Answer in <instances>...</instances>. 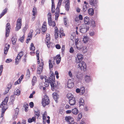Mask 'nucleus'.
I'll return each instance as SVG.
<instances>
[{"label":"nucleus","mask_w":124,"mask_h":124,"mask_svg":"<svg viewBox=\"0 0 124 124\" xmlns=\"http://www.w3.org/2000/svg\"><path fill=\"white\" fill-rule=\"evenodd\" d=\"M8 99L9 97H6L3 102L1 103L0 105V107L2 108V111L1 115V117H2L3 116L4 112L7 109V103L8 102Z\"/></svg>","instance_id":"obj_1"},{"label":"nucleus","mask_w":124,"mask_h":124,"mask_svg":"<svg viewBox=\"0 0 124 124\" xmlns=\"http://www.w3.org/2000/svg\"><path fill=\"white\" fill-rule=\"evenodd\" d=\"M50 77L49 78V82L51 87L53 91L55 86V76L53 72L50 71Z\"/></svg>","instance_id":"obj_2"},{"label":"nucleus","mask_w":124,"mask_h":124,"mask_svg":"<svg viewBox=\"0 0 124 124\" xmlns=\"http://www.w3.org/2000/svg\"><path fill=\"white\" fill-rule=\"evenodd\" d=\"M50 103V101L48 97L46 95H44L42 100L41 103L43 106L44 107L48 105Z\"/></svg>","instance_id":"obj_3"},{"label":"nucleus","mask_w":124,"mask_h":124,"mask_svg":"<svg viewBox=\"0 0 124 124\" xmlns=\"http://www.w3.org/2000/svg\"><path fill=\"white\" fill-rule=\"evenodd\" d=\"M86 65L85 62L83 61L80 62L78 65V67L81 70L85 71L86 70Z\"/></svg>","instance_id":"obj_4"},{"label":"nucleus","mask_w":124,"mask_h":124,"mask_svg":"<svg viewBox=\"0 0 124 124\" xmlns=\"http://www.w3.org/2000/svg\"><path fill=\"white\" fill-rule=\"evenodd\" d=\"M22 25V20L21 19L19 18L17 20L16 27L15 28V30L17 31L21 28Z\"/></svg>","instance_id":"obj_5"},{"label":"nucleus","mask_w":124,"mask_h":124,"mask_svg":"<svg viewBox=\"0 0 124 124\" xmlns=\"http://www.w3.org/2000/svg\"><path fill=\"white\" fill-rule=\"evenodd\" d=\"M75 44L76 45V48L78 50H80L81 49V48L83 45L79 40L77 39L75 40Z\"/></svg>","instance_id":"obj_6"},{"label":"nucleus","mask_w":124,"mask_h":124,"mask_svg":"<svg viewBox=\"0 0 124 124\" xmlns=\"http://www.w3.org/2000/svg\"><path fill=\"white\" fill-rule=\"evenodd\" d=\"M23 52L21 51L18 54L16 58V59L15 64L17 65L19 63V62L20 61L22 57L23 56Z\"/></svg>","instance_id":"obj_7"},{"label":"nucleus","mask_w":124,"mask_h":124,"mask_svg":"<svg viewBox=\"0 0 124 124\" xmlns=\"http://www.w3.org/2000/svg\"><path fill=\"white\" fill-rule=\"evenodd\" d=\"M65 119L66 121L69 123V124H73L74 123L73 119L70 116H66Z\"/></svg>","instance_id":"obj_8"},{"label":"nucleus","mask_w":124,"mask_h":124,"mask_svg":"<svg viewBox=\"0 0 124 124\" xmlns=\"http://www.w3.org/2000/svg\"><path fill=\"white\" fill-rule=\"evenodd\" d=\"M83 58V56L80 53H78L77 55V58L76 59V62L79 63L82 60Z\"/></svg>","instance_id":"obj_9"},{"label":"nucleus","mask_w":124,"mask_h":124,"mask_svg":"<svg viewBox=\"0 0 124 124\" xmlns=\"http://www.w3.org/2000/svg\"><path fill=\"white\" fill-rule=\"evenodd\" d=\"M10 29V26L9 23H7L6 25L5 36L6 37H8L9 35V33Z\"/></svg>","instance_id":"obj_10"},{"label":"nucleus","mask_w":124,"mask_h":124,"mask_svg":"<svg viewBox=\"0 0 124 124\" xmlns=\"http://www.w3.org/2000/svg\"><path fill=\"white\" fill-rule=\"evenodd\" d=\"M74 86V83L71 82V80H70L68 81L67 85L65 86V87L71 88L73 87Z\"/></svg>","instance_id":"obj_11"},{"label":"nucleus","mask_w":124,"mask_h":124,"mask_svg":"<svg viewBox=\"0 0 124 124\" xmlns=\"http://www.w3.org/2000/svg\"><path fill=\"white\" fill-rule=\"evenodd\" d=\"M19 109L18 108H16L15 110V113L13 116V120H15L18 115Z\"/></svg>","instance_id":"obj_12"},{"label":"nucleus","mask_w":124,"mask_h":124,"mask_svg":"<svg viewBox=\"0 0 124 124\" xmlns=\"http://www.w3.org/2000/svg\"><path fill=\"white\" fill-rule=\"evenodd\" d=\"M54 60L56 61L57 64H59L60 63L61 60L60 55H57L54 57Z\"/></svg>","instance_id":"obj_13"},{"label":"nucleus","mask_w":124,"mask_h":124,"mask_svg":"<svg viewBox=\"0 0 124 124\" xmlns=\"http://www.w3.org/2000/svg\"><path fill=\"white\" fill-rule=\"evenodd\" d=\"M46 22H44L41 28L42 32L44 33L46 31Z\"/></svg>","instance_id":"obj_14"},{"label":"nucleus","mask_w":124,"mask_h":124,"mask_svg":"<svg viewBox=\"0 0 124 124\" xmlns=\"http://www.w3.org/2000/svg\"><path fill=\"white\" fill-rule=\"evenodd\" d=\"M54 36L55 39H57L59 37L58 30L57 27L54 28Z\"/></svg>","instance_id":"obj_15"},{"label":"nucleus","mask_w":124,"mask_h":124,"mask_svg":"<svg viewBox=\"0 0 124 124\" xmlns=\"http://www.w3.org/2000/svg\"><path fill=\"white\" fill-rule=\"evenodd\" d=\"M53 97L56 103L58 102L57 100L59 98V96L56 93H54L53 94Z\"/></svg>","instance_id":"obj_16"},{"label":"nucleus","mask_w":124,"mask_h":124,"mask_svg":"<svg viewBox=\"0 0 124 124\" xmlns=\"http://www.w3.org/2000/svg\"><path fill=\"white\" fill-rule=\"evenodd\" d=\"M9 46L10 45L9 44H6L5 45L4 48V53L5 54H7V52L9 48Z\"/></svg>","instance_id":"obj_17"},{"label":"nucleus","mask_w":124,"mask_h":124,"mask_svg":"<svg viewBox=\"0 0 124 124\" xmlns=\"http://www.w3.org/2000/svg\"><path fill=\"white\" fill-rule=\"evenodd\" d=\"M76 77L79 80H81L82 78L83 75L80 73L79 72H77L76 73Z\"/></svg>","instance_id":"obj_18"},{"label":"nucleus","mask_w":124,"mask_h":124,"mask_svg":"<svg viewBox=\"0 0 124 124\" xmlns=\"http://www.w3.org/2000/svg\"><path fill=\"white\" fill-rule=\"evenodd\" d=\"M69 103L71 106H72L75 104L76 101L74 98L69 100Z\"/></svg>","instance_id":"obj_19"},{"label":"nucleus","mask_w":124,"mask_h":124,"mask_svg":"<svg viewBox=\"0 0 124 124\" xmlns=\"http://www.w3.org/2000/svg\"><path fill=\"white\" fill-rule=\"evenodd\" d=\"M21 93V92L19 89L16 88L14 90V94L15 95L19 96Z\"/></svg>","instance_id":"obj_20"},{"label":"nucleus","mask_w":124,"mask_h":124,"mask_svg":"<svg viewBox=\"0 0 124 124\" xmlns=\"http://www.w3.org/2000/svg\"><path fill=\"white\" fill-rule=\"evenodd\" d=\"M84 22L86 24H89L90 23V20L89 18L87 16H86L84 18Z\"/></svg>","instance_id":"obj_21"},{"label":"nucleus","mask_w":124,"mask_h":124,"mask_svg":"<svg viewBox=\"0 0 124 124\" xmlns=\"http://www.w3.org/2000/svg\"><path fill=\"white\" fill-rule=\"evenodd\" d=\"M81 50L83 53H86L87 51V47L85 46H83Z\"/></svg>","instance_id":"obj_22"},{"label":"nucleus","mask_w":124,"mask_h":124,"mask_svg":"<svg viewBox=\"0 0 124 124\" xmlns=\"http://www.w3.org/2000/svg\"><path fill=\"white\" fill-rule=\"evenodd\" d=\"M60 37L61 38H62L63 36H65V34L63 33V29L60 28Z\"/></svg>","instance_id":"obj_23"},{"label":"nucleus","mask_w":124,"mask_h":124,"mask_svg":"<svg viewBox=\"0 0 124 124\" xmlns=\"http://www.w3.org/2000/svg\"><path fill=\"white\" fill-rule=\"evenodd\" d=\"M43 60H41L40 64L39 65L38 68V69H40V70H42L43 68Z\"/></svg>","instance_id":"obj_24"},{"label":"nucleus","mask_w":124,"mask_h":124,"mask_svg":"<svg viewBox=\"0 0 124 124\" xmlns=\"http://www.w3.org/2000/svg\"><path fill=\"white\" fill-rule=\"evenodd\" d=\"M59 10H57L56 9V11L55 14V20H58V19L59 16Z\"/></svg>","instance_id":"obj_25"},{"label":"nucleus","mask_w":124,"mask_h":124,"mask_svg":"<svg viewBox=\"0 0 124 124\" xmlns=\"http://www.w3.org/2000/svg\"><path fill=\"white\" fill-rule=\"evenodd\" d=\"M84 100L82 98H80L79 100L80 106H83L84 104Z\"/></svg>","instance_id":"obj_26"},{"label":"nucleus","mask_w":124,"mask_h":124,"mask_svg":"<svg viewBox=\"0 0 124 124\" xmlns=\"http://www.w3.org/2000/svg\"><path fill=\"white\" fill-rule=\"evenodd\" d=\"M8 9L6 8L3 10L2 13L0 15V18L3 16L7 12Z\"/></svg>","instance_id":"obj_27"},{"label":"nucleus","mask_w":124,"mask_h":124,"mask_svg":"<svg viewBox=\"0 0 124 124\" xmlns=\"http://www.w3.org/2000/svg\"><path fill=\"white\" fill-rule=\"evenodd\" d=\"M39 51L38 50H37L36 51V56H37V63L38 64H39L40 63V61L39 59Z\"/></svg>","instance_id":"obj_28"},{"label":"nucleus","mask_w":124,"mask_h":124,"mask_svg":"<svg viewBox=\"0 0 124 124\" xmlns=\"http://www.w3.org/2000/svg\"><path fill=\"white\" fill-rule=\"evenodd\" d=\"M78 111L76 108H75L72 110L73 113L75 115L77 114L78 113Z\"/></svg>","instance_id":"obj_29"},{"label":"nucleus","mask_w":124,"mask_h":124,"mask_svg":"<svg viewBox=\"0 0 124 124\" xmlns=\"http://www.w3.org/2000/svg\"><path fill=\"white\" fill-rule=\"evenodd\" d=\"M45 82L44 83L45 86L46 87H48L49 85V83H50L49 82V79H47L45 78Z\"/></svg>","instance_id":"obj_30"},{"label":"nucleus","mask_w":124,"mask_h":124,"mask_svg":"<svg viewBox=\"0 0 124 124\" xmlns=\"http://www.w3.org/2000/svg\"><path fill=\"white\" fill-rule=\"evenodd\" d=\"M32 36L31 35L30 33L28 34L26 39V43H28L29 42V41L31 39Z\"/></svg>","instance_id":"obj_31"},{"label":"nucleus","mask_w":124,"mask_h":124,"mask_svg":"<svg viewBox=\"0 0 124 124\" xmlns=\"http://www.w3.org/2000/svg\"><path fill=\"white\" fill-rule=\"evenodd\" d=\"M89 29L88 28H81L80 29V31L82 33H85Z\"/></svg>","instance_id":"obj_32"},{"label":"nucleus","mask_w":124,"mask_h":124,"mask_svg":"<svg viewBox=\"0 0 124 124\" xmlns=\"http://www.w3.org/2000/svg\"><path fill=\"white\" fill-rule=\"evenodd\" d=\"M89 38L87 36H85L84 37V38L83 39V41L85 43H86L88 40Z\"/></svg>","instance_id":"obj_33"},{"label":"nucleus","mask_w":124,"mask_h":124,"mask_svg":"<svg viewBox=\"0 0 124 124\" xmlns=\"http://www.w3.org/2000/svg\"><path fill=\"white\" fill-rule=\"evenodd\" d=\"M88 13L90 15L92 16L94 14L93 9L92 8L89 9L88 10Z\"/></svg>","instance_id":"obj_34"},{"label":"nucleus","mask_w":124,"mask_h":124,"mask_svg":"<svg viewBox=\"0 0 124 124\" xmlns=\"http://www.w3.org/2000/svg\"><path fill=\"white\" fill-rule=\"evenodd\" d=\"M85 80L87 82H88L90 81L91 79L90 76L86 75L85 77Z\"/></svg>","instance_id":"obj_35"},{"label":"nucleus","mask_w":124,"mask_h":124,"mask_svg":"<svg viewBox=\"0 0 124 124\" xmlns=\"http://www.w3.org/2000/svg\"><path fill=\"white\" fill-rule=\"evenodd\" d=\"M62 0H59L56 9L59 10V7L60 6Z\"/></svg>","instance_id":"obj_36"},{"label":"nucleus","mask_w":124,"mask_h":124,"mask_svg":"<svg viewBox=\"0 0 124 124\" xmlns=\"http://www.w3.org/2000/svg\"><path fill=\"white\" fill-rule=\"evenodd\" d=\"M80 94L82 95L85 92V88L84 87H82L80 88Z\"/></svg>","instance_id":"obj_37"},{"label":"nucleus","mask_w":124,"mask_h":124,"mask_svg":"<svg viewBox=\"0 0 124 124\" xmlns=\"http://www.w3.org/2000/svg\"><path fill=\"white\" fill-rule=\"evenodd\" d=\"M70 8V3H65V8L66 10L68 11Z\"/></svg>","instance_id":"obj_38"},{"label":"nucleus","mask_w":124,"mask_h":124,"mask_svg":"<svg viewBox=\"0 0 124 124\" xmlns=\"http://www.w3.org/2000/svg\"><path fill=\"white\" fill-rule=\"evenodd\" d=\"M32 12L33 13V15L34 16L37 14V9L36 8L34 7L33 9Z\"/></svg>","instance_id":"obj_39"},{"label":"nucleus","mask_w":124,"mask_h":124,"mask_svg":"<svg viewBox=\"0 0 124 124\" xmlns=\"http://www.w3.org/2000/svg\"><path fill=\"white\" fill-rule=\"evenodd\" d=\"M36 118L35 117H33L32 118H29L28 119V122L29 123H31L32 122L35 121Z\"/></svg>","instance_id":"obj_40"},{"label":"nucleus","mask_w":124,"mask_h":124,"mask_svg":"<svg viewBox=\"0 0 124 124\" xmlns=\"http://www.w3.org/2000/svg\"><path fill=\"white\" fill-rule=\"evenodd\" d=\"M67 97L68 99L70 100L74 98L73 96L70 93H68L67 95Z\"/></svg>","instance_id":"obj_41"},{"label":"nucleus","mask_w":124,"mask_h":124,"mask_svg":"<svg viewBox=\"0 0 124 124\" xmlns=\"http://www.w3.org/2000/svg\"><path fill=\"white\" fill-rule=\"evenodd\" d=\"M12 85V84L11 83H10L8 84L7 88V93H8L9 92V89L11 88Z\"/></svg>","instance_id":"obj_42"},{"label":"nucleus","mask_w":124,"mask_h":124,"mask_svg":"<svg viewBox=\"0 0 124 124\" xmlns=\"http://www.w3.org/2000/svg\"><path fill=\"white\" fill-rule=\"evenodd\" d=\"M39 113L40 112L39 111H35V118H38L39 116Z\"/></svg>","instance_id":"obj_43"},{"label":"nucleus","mask_w":124,"mask_h":124,"mask_svg":"<svg viewBox=\"0 0 124 124\" xmlns=\"http://www.w3.org/2000/svg\"><path fill=\"white\" fill-rule=\"evenodd\" d=\"M37 81L36 78L35 77H34L32 80V85H33Z\"/></svg>","instance_id":"obj_44"},{"label":"nucleus","mask_w":124,"mask_h":124,"mask_svg":"<svg viewBox=\"0 0 124 124\" xmlns=\"http://www.w3.org/2000/svg\"><path fill=\"white\" fill-rule=\"evenodd\" d=\"M89 2L91 5L92 6L97 3L96 0H90Z\"/></svg>","instance_id":"obj_45"},{"label":"nucleus","mask_w":124,"mask_h":124,"mask_svg":"<svg viewBox=\"0 0 124 124\" xmlns=\"http://www.w3.org/2000/svg\"><path fill=\"white\" fill-rule=\"evenodd\" d=\"M30 49L31 50L33 51L35 49V47L32 43H31L30 45Z\"/></svg>","instance_id":"obj_46"},{"label":"nucleus","mask_w":124,"mask_h":124,"mask_svg":"<svg viewBox=\"0 0 124 124\" xmlns=\"http://www.w3.org/2000/svg\"><path fill=\"white\" fill-rule=\"evenodd\" d=\"M12 43L13 44H15L16 41L17 39L16 37H13L11 39Z\"/></svg>","instance_id":"obj_47"},{"label":"nucleus","mask_w":124,"mask_h":124,"mask_svg":"<svg viewBox=\"0 0 124 124\" xmlns=\"http://www.w3.org/2000/svg\"><path fill=\"white\" fill-rule=\"evenodd\" d=\"M47 116V112L45 111L44 113L43 116V119L44 122L45 120H46V116Z\"/></svg>","instance_id":"obj_48"},{"label":"nucleus","mask_w":124,"mask_h":124,"mask_svg":"<svg viewBox=\"0 0 124 124\" xmlns=\"http://www.w3.org/2000/svg\"><path fill=\"white\" fill-rule=\"evenodd\" d=\"M49 68L50 69L51 68H52L53 67V65L52 62L51 60H50L49 61Z\"/></svg>","instance_id":"obj_49"},{"label":"nucleus","mask_w":124,"mask_h":124,"mask_svg":"<svg viewBox=\"0 0 124 124\" xmlns=\"http://www.w3.org/2000/svg\"><path fill=\"white\" fill-rule=\"evenodd\" d=\"M88 6L86 5H84L83 7V10L84 12H85L87 10Z\"/></svg>","instance_id":"obj_50"},{"label":"nucleus","mask_w":124,"mask_h":124,"mask_svg":"<svg viewBox=\"0 0 124 124\" xmlns=\"http://www.w3.org/2000/svg\"><path fill=\"white\" fill-rule=\"evenodd\" d=\"M23 106L25 108V112H27L28 110V108L29 105L28 104H24Z\"/></svg>","instance_id":"obj_51"},{"label":"nucleus","mask_w":124,"mask_h":124,"mask_svg":"<svg viewBox=\"0 0 124 124\" xmlns=\"http://www.w3.org/2000/svg\"><path fill=\"white\" fill-rule=\"evenodd\" d=\"M28 25L27 24H26L25 25V27H24L23 30V31L24 32L25 31L27 30V29L28 28Z\"/></svg>","instance_id":"obj_52"},{"label":"nucleus","mask_w":124,"mask_h":124,"mask_svg":"<svg viewBox=\"0 0 124 124\" xmlns=\"http://www.w3.org/2000/svg\"><path fill=\"white\" fill-rule=\"evenodd\" d=\"M88 27H87L86 25L85 24H83L81 25L80 28V29L81 28H88Z\"/></svg>","instance_id":"obj_53"},{"label":"nucleus","mask_w":124,"mask_h":124,"mask_svg":"<svg viewBox=\"0 0 124 124\" xmlns=\"http://www.w3.org/2000/svg\"><path fill=\"white\" fill-rule=\"evenodd\" d=\"M51 13H49L48 14V20H52L51 18Z\"/></svg>","instance_id":"obj_54"},{"label":"nucleus","mask_w":124,"mask_h":124,"mask_svg":"<svg viewBox=\"0 0 124 124\" xmlns=\"http://www.w3.org/2000/svg\"><path fill=\"white\" fill-rule=\"evenodd\" d=\"M24 35H23V36L21 37L20 39H19V40L22 42L23 43V42L24 39Z\"/></svg>","instance_id":"obj_55"},{"label":"nucleus","mask_w":124,"mask_h":124,"mask_svg":"<svg viewBox=\"0 0 124 124\" xmlns=\"http://www.w3.org/2000/svg\"><path fill=\"white\" fill-rule=\"evenodd\" d=\"M3 69L2 65H1L0 66V76L2 74Z\"/></svg>","instance_id":"obj_56"},{"label":"nucleus","mask_w":124,"mask_h":124,"mask_svg":"<svg viewBox=\"0 0 124 124\" xmlns=\"http://www.w3.org/2000/svg\"><path fill=\"white\" fill-rule=\"evenodd\" d=\"M74 50L72 47H71L70 49L69 52L70 53H74Z\"/></svg>","instance_id":"obj_57"},{"label":"nucleus","mask_w":124,"mask_h":124,"mask_svg":"<svg viewBox=\"0 0 124 124\" xmlns=\"http://www.w3.org/2000/svg\"><path fill=\"white\" fill-rule=\"evenodd\" d=\"M50 40V37L47 38V37H46L45 41L47 43H48L49 42Z\"/></svg>","instance_id":"obj_58"},{"label":"nucleus","mask_w":124,"mask_h":124,"mask_svg":"<svg viewBox=\"0 0 124 124\" xmlns=\"http://www.w3.org/2000/svg\"><path fill=\"white\" fill-rule=\"evenodd\" d=\"M21 82V80L20 79H18L16 81V82L15 83V85H16L18 84H20Z\"/></svg>","instance_id":"obj_59"},{"label":"nucleus","mask_w":124,"mask_h":124,"mask_svg":"<svg viewBox=\"0 0 124 124\" xmlns=\"http://www.w3.org/2000/svg\"><path fill=\"white\" fill-rule=\"evenodd\" d=\"M26 75L28 77H30V73L29 69H28L27 71V74Z\"/></svg>","instance_id":"obj_60"},{"label":"nucleus","mask_w":124,"mask_h":124,"mask_svg":"<svg viewBox=\"0 0 124 124\" xmlns=\"http://www.w3.org/2000/svg\"><path fill=\"white\" fill-rule=\"evenodd\" d=\"M35 92L34 91L32 93L30 94L29 98H32L33 97V95L35 94Z\"/></svg>","instance_id":"obj_61"},{"label":"nucleus","mask_w":124,"mask_h":124,"mask_svg":"<svg viewBox=\"0 0 124 124\" xmlns=\"http://www.w3.org/2000/svg\"><path fill=\"white\" fill-rule=\"evenodd\" d=\"M68 75L71 78H72L73 77L71 71H69L68 72Z\"/></svg>","instance_id":"obj_62"},{"label":"nucleus","mask_w":124,"mask_h":124,"mask_svg":"<svg viewBox=\"0 0 124 124\" xmlns=\"http://www.w3.org/2000/svg\"><path fill=\"white\" fill-rule=\"evenodd\" d=\"M67 19L66 17H64L63 18L64 22V24L66 25L67 24V23L66 22L67 21Z\"/></svg>","instance_id":"obj_63"},{"label":"nucleus","mask_w":124,"mask_h":124,"mask_svg":"<svg viewBox=\"0 0 124 124\" xmlns=\"http://www.w3.org/2000/svg\"><path fill=\"white\" fill-rule=\"evenodd\" d=\"M31 69L32 70V71H34L35 70L36 68V66H35V65H33L31 67Z\"/></svg>","instance_id":"obj_64"}]
</instances>
